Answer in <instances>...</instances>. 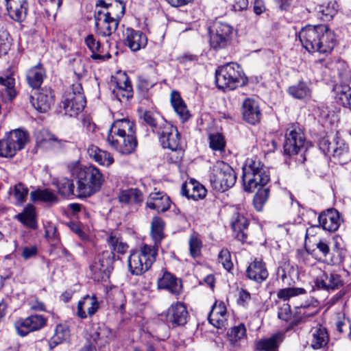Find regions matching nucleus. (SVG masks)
<instances>
[{
  "mask_svg": "<svg viewBox=\"0 0 351 351\" xmlns=\"http://www.w3.org/2000/svg\"><path fill=\"white\" fill-rule=\"evenodd\" d=\"M107 142L121 154H132L137 146L134 123L125 118L114 121L108 131Z\"/></svg>",
  "mask_w": 351,
  "mask_h": 351,
  "instance_id": "f257e3e1",
  "label": "nucleus"
},
{
  "mask_svg": "<svg viewBox=\"0 0 351 351\" xmlns=\"http://www.w3.org/2000/svg\"><path fill=\"white\" fill-rule=\"evenodd\" d=\"M299 39L305 49L311 53H328L335 46V34L325 25L304 27L299 32Z\"/></svg>",
  "mask_w": 351,
  "mask_h": 351,
  "instance_id": "f03ea898",
  "label": "nucleus"
},
{
  "mask_svg": "<svg viewBox=\"0 0 351 351\" xmlns=\"http://www.w3.org/2000/svg\"><path fill=\"white\" fill-rule=\"evenodd\" d=\"M158 247V243H143L138 250L131 251L128 260L130 272L139 276L148 271L156 260Z\"/></svg>",
  "mask_w": 351,
  "mask_h": 351,
  "instance_id": "7ed1b4c3",
  "label": "nucleus"
},
{
  "mask_svg": "<svg viewBox=\"0 0 351 351\" xmlns=\"http://www.w3.org/2000/svg\"><path fill=\"white\" fill-rule=\"evenodd\" d=\"M76 196L80 198L88 197L100 191L104 182L101 172L95 166L77 167Z\"/></svg>",
  "mask_w": 351,
  "mask_h": 351,
  "instance_id": "20e7f679",
  "label": "nucleus"
},
{
  "mask_svg": "<svg viewBox=\"0 0 351 351\" xmlns=\"http://www.w3.org/2000/svg\"><path fill=\"white\" fill-rule=\"evenodd\" d=\"M242 180L245 191L252 192L258 186L266 185L269 181V175L258 158H248L243 167Z\"/></svg>",
  "mask_w": 351,
  "mask_h": 351,
  "instance_id": "39448f33",
  "label": "nucleus"
},
{
  "mask_svg": "<svg viewBox=\"0 0 351 351\" xmlns=\"http://www.w3.org/2000/svg\"><path fill=\"white\" fill-rule=\"evenodd\" d=\"M215 81L220 89L234 90L245 85L247 80L241 67L231 62L218 68L215 72Z\"/></svg>",
  "mask_w": 351,
  "mask_h": 351,
  "instance_id": "423d86ee",
  "label": "nucleus"
},
{
  "mask_svg": "<svg viewBox=\"0 0 351 351\" xmlns=\"http://www.w3.org/2000/svg\"><path fill=\"white\" fill-rule=\"evenodd\" d=\"M237 177L233 169L223 161H217L210 175V182L213 189L224 192L233 186Z\"/></svg>",
  "mask_w": 351,
  "mask_h": 351,
  "instance_id": "0eeeda50",
  "label": "nucleus"
},
{
  "mask_svg": "<svg viewBox=\"0 0 351 351\" xmlns=\"http://www.w3.org/2000/svg\"><path fill=\"white\" fill-rule=\"evenodd\" d=\"M234 37V28L227 23L215 21L209 28V42L216 49H224L232 45Z\"/></svg>",
  "mask_w": 351,
  "mask_h": 351,
  "instance_id": "6e6552de",
  "label": "nucleus"
},
{
  "mask_svg": "<svg viewBox=\"0 0 351 351\" xmlns=\"http://www.w3.org/2000/svg\"><path fill=\"white\" fill-rule=\"evenodd\" d=\"M86 99L84 95L81 84H73L71 89L66 91L62 101L65 113L70 117H75L80 113L86 106Z\"/></svg>",
  "mask_w": 351,
  "mask_h": 351,
  "instance_id": "1a4fd4ad",
  "label": "nucleus"
},
{
  "mask_svg": "<svg viewBox=\"0 0 351 351\" xmlns=\"http://www.w3.org/2000/svg\"><path fill=\"white\" fill-rule=\"evenodd\" d=\"M112 93L119 101H128L133 96V88L129 77L125 72L119 71L110 80Z\"/></svg>",
  "mask_w": 351,
  "mask_h": 351,
  "instance_id": "9d476101",
  "label": "nucleus"
},
{
  "mask_svg": "<svg viewBox=\"0 0 351 351\" xmlns=\"http://www.w3.org/2000/svg\"><path fill=\"white\" fill-rule=\"evenodd\" d=\"M159 136V140L164 148L172 151H177L181 149L180 134L177 128L168 122H162L156 130Z\"/></svg>",
  "mask_w": 351,
  "mask_h": 351,
  "instance_id": "9b49d317",
  "label": "nucleus"
},
{
  "mask_svg": "<svg viewBox=\"0 0 351 351\" xmlns=\"http://www.w3.org/2000/svg\"><path fill=\"white\" fill-rule=\"evenodd\" d=\"M114 260V253L109 252V250H104L101 254H99L97 261L90 266L93 278L97 280H100L108 277L110 270L112 269V264Z\"/></svg>",
  "mask_w": 351,
  "mask_h": 351,
  "instance_id": "f8f14e48",
  "label": "nucleus"
},
{
  "mask_svg": "<svg viewBox=\"0 0 351 351\" xmlns=\"http://www.w3.org/2000/svg\"><path fill=\"white\" fill-rule=\"evenodd\" d=\"M304 134L292 125L287 129L285 134L284 152L290 156L298 154L304 150Z\"/></svg>",
  "mask_w": 351,
  "mask_h": 351,
  "instance_id": "ddd939ff",
  "label": "nucleus"
},
{
  "mask_svg": "<svg viewBox=\"0 0 351 351\" xmlns=\"http://www.w3.org/2000/svg\"><path fill=\"white\" fill-rule=\"evenodd\" d=\"M32 106L40 112H47L54 101V94L50 88L36 90L29 96Z\"/></svg>",
  "mask_w": 351,
  "mask_h": 351,
  "instance_id": "4468645a",
  "label": "nucleus"
},
{
  "mask_svg": "<svg viewBox=\"0 0 351 351\" xmlns=\"http://www.w3.org/2000/svg\"><path fill=\"white\" fill-rule=\"evenodd\" d=\"M95 24L96 33L101 36H110L117 29L119 23L113 17L106 16L97 9L95 12Z\"/></svg>",
  "mask_w": 351,
  "mask_h": 351,
  "instance_id": "2eb2a0df",
  "label": "nucleus"
},
{
  "mask_svg": "<svg viewBox=\"0 0 351 351\" xmlns=\"http://www.w3.org/2000/svg\"><path fill=\"white\" fill-rule=\"evenodd\" d=\"M46 323L47 319L43 316L34 315L16 322L15 328L20 335L25 336L30 332L42 328Z\"/></svg>",
  "mask_w": 351,
  "mask_h": 351,
  "instance_id": "dca6fc26",
  "label": "nucleus"
},
{
  "mask_svg": "<svg viewBox=\"0 0 351 351\" xmlns=\"http://www.w3.org/2000/svg\"><path fill=\"white\" fill-rule=\"evenodd\" d=\"M96 5L97 10L101 8V12L118 23L125 13V4L121 0H98Z\"/></svg>",
  "mask_w": 351,
  "mask_h": 351,
  "instance_id": "f3484780",
  "label": "nucleus"
},
{
  "mask_svg": "<svg viewBox=\"0 0 351 351\" xmlns=\"http://www.w3.org/2000/svg\"><path fill=\"white\" fill-rule=\"evenodd\" d=\"M189 313L186 306L180 302L172 304L167 311V322L173 326H182L187 322Z\"/></svg>",
  "mask_w": 351,
  "mask_h": 351,
  "instance_id": "a211bd4d",
  "label": "nucleus"
},
{
  "mask_svg": "<svg viewBox=\"0 0 351 351\" xmlns=\"http://www.w3.org/2000/svg\"><path fill=\"white\" fill-rule=\"evenodd\" d=\"M315 286L324 290H335L343 285L341 276L335 271H324L322 275L317 278Z\"/></svg>",
  "mask_w": 351,
  "mask_h": 351,
  "instance_id": "6ab92c4d",
  "label": "nucleus"
},
{
  "mask_svg": "<svg viewBox=\"0 0 351 351\" xmlns=\"http://www.w3.org/2000/svg\"><path fill=\"white\" fill-rule=\"evenodd\" d=\"M99 308V303L95 295H85L77 306V315L81 319L93 316Z\"/></svg>",
  "mask_w": 351,
  "mask_h": 351,
  "instance_id": "aec40b11",
  "label": "nucleus"
},
{
  "mask_svg": "<svg viewBox=\"0 0 351 351\" xmlns=\"http://www.w3.org/2000/svg\"><path fill=\"white\" fill-rule=\"evenodd\" d=\"M241 112L243 119L250 124L256 125L261 119L262 114L256 101L246 98L242 104Z\"/></svg>",
  "mask_w": 351,
  "mask_h": 351,
  "instance_id": "412c9836",
  "label": "nucleus"
},
{
  "mask_svg": "<svg viewBox=\"0 0 351 351\" xmlns=\"http://www.w3.org/2000/svg\"><path fill=\"white\" fill-rule=\"evenodd\" d=\"M123 40L125 45L133 51L144 48L147 43L145 34L129 27L123 32Z\"/></svg>",
  "mask_w": 351,
  "mask_h": 351,
  "instance_id": "4be33fe9",
  "label": "nucleus"
},
{
  "mask_svg": "<svg viewBox=\"0 0 351 351\" xmlns=\"http://www.w3.org/2000/svg\"><path fill=\"white\" fill-rule=\"evenodd\" d=\"M171 201L168 195L163 192L151 193L147 198L146 205L158 213H165L170 208Z\"/></svg>",
  "mask_w": 351,
  "mask_h": 351,
  "instance_id": "5701e85b",
  "label": "nucleus"
},
{
  "mask_svg": "<svg viewBox=\"0 0 351 351\" xmlns=\"http://www.w3.org/2000/svg\"><path fill=\"white\" fill-rule=\"evenodd\" d=\"M318 220L322 228L328 232L337 230L341 223L339 213L333 208L328 209L322 213Z\"/></svg>",
  "mask_w": 351,
  "mask_h": 351,
  "instance_id": "b1692460",
  "label": "nucleus"
},
{
  "mask_svg": "<svg viewBox=\"0 0 351 351\" xmlns=\"http://www.w3.org/2000/svg\"><path fill=\"white\" fill-rule=\"evenodd\" d=\"M206 192V189L202 184L193 179L184 183L181 188V194L193 200L204 199Z\"/></svg>",
  "mask_w": 351,
  "mask_h": 351,
  "instance_id": "393cba45",
  "label": "nucleus"
},
{
  "mask_svg": "<svg viewBox=\"0 0 351 351\" xmlns=\"http://www.w3.org/2000/svg\"><path fill=\"white\" fill-rule=\"evenodd\" d=\"M248 224V220L243 215L239 213H235L232 215L230 219V226L234 239L238 241H243L247 239L246 230Z\"/></svg>",
  "mask_w": 351,
  "mask_h": 351,
  "instance_id": "a878e982",
  "label": "nucleus"
},
{
  "mask_svg": "<svg viewBox=\"0 0 351 351\" xmlns=\"http://www.w3.org/2000/svg\"><path fill=\"white\" fill-rule=\"evenodd\" d=\"M209 322L217 328L225 327L228 316L225 304L223 302H216L213 306L208 315Z\"/></svg>",
  "mask_w": 351,
  "mask_h": 351,
  "instance_id": "bb28decb",
  "label": "nucleus"
},
{
  "mask_svg": "<svg viewBox=\"0 0 351 351\" xmlns=\"http://www.w3.org/2000/svg\"><path fill=\"white\" fill-rule=\"evenodd\" d=\"M332 152L333 156L341 164H346L351 160V147L338 134L336 135L333 140Z\"/></svg>",
  "mask_w": 351,
  "mask_h": 351,
  "instance_id": "cd10ccee",
  "label": "nucleus"
},
{
  "mask_svg": "<svg viewBox=\"0 0 351 351\" xmlns=\"http://www.w3.org/2000/svg\"><path fill=\"white\" fill-rule=\"evenodd\" d=\"M246 274L248 278L257 282H262L268 277L265 263L257 258L250 263L246 269Z\"/></svg>",
  "mask_w": 351,
  "mask_h": 351,
  "instance_id": "c85d7f7f",
  "label": "nucleus"
},
{
  "mask_svg": "<svg viewBox=\"0 0 351 351\" xmlns=\"http://www.w3.org/2000/svg\"><path fill=\"white\" fill-rule=\"evenodd\" d=\"M9 16L13 20L20 22L26 16L27 3L26 0H5Z\"/></svg>",
  "mask_w": 351,
  "mask_h": 351,
  "instance_id": "c756f323",
  "label": "nucleus"
},
{
  "mask_svg": "<svg viewBox=\"0 0 351 351\" xmlns=\"http://www.w3.org/2000/svg\"><path fill=\"white\" fill-rule=\"evenodd\" d=\"M309 335L310 343L314 349L324 348L329 341V336L326 328L321 325L313 327Z\"/></svg>",
  "mask_w": 351,
  "mask_h": 351,
  "instance_id": "7c9ffc66",
  "label": "nucleus"
},
{
  "mask_svg": "<svg viewBox=\"0 0 351 351\" xmlns=\"http://www.w3.org/2000/svg\"><path fill=\"white\" fill-rule=\"evenodd\" d=\"M284 337L282 332H277L268 338L260 339L256 343V349L258 351H278Z\"/></svg>",
  "mask_w": 351,
  "mask_h": 351,
  "instance_id": "2f4dec72",
  "label": "nucleus"
},
{
  "mask_svg": "<svg viewBox=\"0 0 351 351\" xmlns=\"http://www.w3.org/2000/svg\"><path fill=\"white\" fill-rule=\"evenodd\" d=\"M170 101L174 111L179 116L182 121L184 122L189 120L191 117V114L180 93L175 90L172 91L170 96Z\"/></svg>",
  "mask_w": 351,
  "mask_h": 351,
  "instance_id": "473e14b6",
  "label": "nucleus"
},
{
  "mask_svg": "<svg viewBox=\"0 0 351 351\" xmlns=\"http://www.w3.org/2000/svg\"><path fill=\"white\" fill-rule=\"evenodd\" d=\"M90 158H93L100 165L110 167L114 162V158L110 153L99 149L98 147L90 145L87 149Z\"/></svg>",
  "mask_w": 351,
  "mask_h": 351,
  "instance_id": "72a5a7b5",
  "label": "nucleus"
},
{
  "mask_svg": "<svg viewBox=\"0 0 351 351\" xmlns=\"http://www.w3.org/2000/svg\"><path fill=\"white\" fill-rule=\"evenodd\" d=\"M158 287L177 295L180 292L182 285L176 278L166 272L158 280Z\"/></svg>",
  "mask_w": 351,
  "mask_h": 351,
  "instance_id": "f704fd0d",
  "label": "nucleus"
},
{
  "mask_svg": "<svg viewBox=\"0 0 351 351\" xmlns=\"http://www.w3.org/2000/svg\"><path fill=\"white\" fill-rule=\"evenodd\" d=\"M84 42L88 49L91 51L90 57L93 60H104L106 57L108 58H110V54H104L101 44L93 34L88 35Z\"/></svg>",
  "mask_w": 351,
  "mask_h": 351,
  "instance_id": "c9c22d12",
  "label": "nucleus"
},
{
  "mask_svg": "<svg viewBox=\"0 0 351 351\" xmlns=\"http://www.w3.org/2000/svg\"><path fill=\"white\" fill-rule=\"evenodd\" d=\"M118 200L125 204H138L143 202V195L138 189L121 190L118 194Z\"/></svg>",
  "mask_w": 351,
  "mask_h": 351,
  "instance_id": "e433bc0d",
  "label": "nucleus"
},
{
  "mask_svg": "<svg viewBox=\"0 0 351 351\" xmlns=\"http://www.w3.org/2000/svg\"><path fill=\"white\" fill-rule=\"evenodd\" d=\"M26 77L28 84L33 88H37L40 86L45 77V71L40 64H38L27 71Z\"/></svg>",
  "mask_w": 351,
  "mask_h": 351,
  "instance_id": "4c0bfd02",
  "label": "nucleus"
},
{
  "mask_svg": "<svg viewBox=\"0 0 351 351\" xmlns=\"http://www.w3.org/2000/svg\"><path fill=\"white\" fill-rule=\"evenodd\" d=\"M16 218L29 228H36L37 226L36 208L32 204H27L23 212L16 216Z\"/></svg>",
  "mask_w": 351,
  "mask_h": 351,
  "instance_id": "58836bf2",
  "label": "nucleus"
},
{
  "mask_svg": "<svg viewBox=\"0 0 351 351\" xmlns=\"http://www.w3.org/2000/svg\"><path fill=\"white\" fill-rule=\"evenodd\" d=\"M333 90L337 101L344 107L351 108V88L346 85L336 84Z\"/></svg>",
  "mask_w": 351,
  "mask_h": 351,
  "instance_id": "ea45409f",
  "label": "nucleus"
},
{
  "mask_svg": "<svg viewBox=\"0 0 351 351\" xmlns=\"http://www.w3.org/2000/svg\"><path fill=\"white\" fill-rule=\"evenodd\" d=\"M7 138L16 148V151H19L24 148L28 141V134L21 130H15L6 135Z\"/></svg>",
  "mask_w": 351,
  "mask_h": 351,
  "instance_id": "a19ab883",
  "label": "nucleus"
},
{
  "mask_svg": "<svg viewBox=\"0 0 351 351\" xmlns=\"http://www.w3.org/2000/svg\"><path fill=\"white\" fill-rule=\"evenodd\" d=\"M288 92L295 99H306L311 97L312 91L306 83L300 82L298 84L290 86Z\"/></svg>",
  "mask_w": 351,
  "mask_h": 351,
  "instance_id": "79ce46f5",
  "label": "nucleus"
},
{
  "mask_svg": "<svg viewBox=\"0 0 351 351\" xmlns=\"http://www.w3.org/2000/svg\"><path fill=\"white\" fill-rule=\"evenodd\" d=\"M337 5L335 1H330L319 5L317 8L319 17L324 21H330L336 14Z\"/></svg>",
  "mask_w": 351,
  "mask_h": 351,
  "instance_id": "37998d69",
  "label": "nucleus"
},
{
  "mask_svg": "<svg viewBox=\"0 0 351 351\" xmlns=\"http://www.w3.org/2000/svg\"><path fill=\"white\" fill-rule=\"evenodd\" d=\"M31 199L34 202L41 201L47 203L57 202V197L55 193L49 189H37L30 193Z\"/></svg>",
  "mask_w": 351,
  "mask_h": 351,
  "instance_id": "c03bdc74",
  "label": "nucleus"
},
{
  "mask_svg": "<svg viewBox=\"0 0 351 351\" xmlns=\"http://www.w3.org/2000/svg\"><path fill=\"white\" fill-rule=\"evenodd\" d=\"M317 310L311 306H304L295 308V324H299L306 319L314 316Z\"/></svg>",
  "mask_w": 351,
  "mask_h": 351,
  "instance_id": "a18cd8bd",
  "label": "nucleus"
},
{
  "mask_svg": "<svg viewBox=\"0 0 351 351\" xmlns=\"http://www.w3.org/2000/svg\"><path fill=\"white\" fill-rule=\"evenodd\" d=\"M69 337V330L63 325H58L54 335L51 337L49 343L51 346H56L66 341Z\"/></svg>",
  "mask_w": 351,
  "mask_h": 351,
  "instance_id": "49530a36",
  "label": "nucleus"
},
{
  "mask_svg": "<svg viewBox=\"0 0 351 351\" xmlns=\"http://www.w3.org/2000/svg\"><path fill=\"white\" fill-rule=\"evenodd\" d=\"M209 146L215 152L222 153L225 150L226 142L224 136L220 133L210 134L208 136Z\"/></svg>",
  "mask_w": 351,
  "mask_h": 351,
  "instance_id": "de8ad7c7",
  "label": "nucleus"
},
{
  "mask_svg": "<svg viewBox=\"0 0 351 351\" xmlns=\"http://www.w3.org/2000/svg\"><path fill=\"white\" fill-rule=\"evenodd\" d=\"M28 193V188L21 182L15 184L10 191L14 195L16 205H21L25 202Z\"/></svg>",
  "mask_w": 351,
  "mask_h": 351,
  "instance_id": "09e8293b",
  "label": "nucleus"
},
{
  "mask_svg": "<svg viewBox=\"0 0 351 351\" xmlns=\"http://www.w3.org/2000/svg\"><path fill=\"white\" fill-rule=\"evenodd\" d=\"M164 226L165 223L160 217H155L152 219L151 232L154 241H160L164 239Z\"/></svg>",
  "mask_w": 351,
  "mask_h": 351,
  "instance_id": "8fccbe9b",
  "label": "nucleus"
},
{
  "mask_svg": "<svg viewBox=\"0 0 351 351\" xmlns=\"http://www.w3.org/2000/svg\"><path fill=\"white\" fill-rule=\"evenodd\" d=\"M278 317L286 322H289L291 326H296L295 324V310L293 311L291 306L286 303L283 304L278 308Z\"/></svg>",
  "mask_w": 351,
  "mask_h": 351,
  "instance_id": "3c124183",
  "label": "nucleus"
},
{
  "mask_svg": "<svg viewBox=\"0 0 351 351\" xmlns=\"http://www.w3.org/2000/svg\"><path fill=\"white\" fill-rule=\"evenodd\" d=\"M57 189L60 194L64 197H69L74 194V184L72 180L63 178L58 180Z\"/></svg>",
  "mask_w": 351,
  "mask_h": 351,
  "instance_id": "603ef678",
  "label": "nucleus"
},
{
  "mask_svg": "<svg viewBox=\"0 0 351 351\" xmlns=\"http://www.w3.org/2000/svg\"><path fill=\"white\" fill-rule=\"evenodd\" d=\"M305 251L308 254L317 256V250L320 252L324 256H326L330 252L329 247L326 243H305Z\"/></svg>",
  "mask_w": 351,
  "mask_h": 351,
  "instance_id": "864d4df0",
  "label": "nucleus"
},
{
  "mask_svg": "<svg viewBox=\"0 0 351 351\" xmlns=\"http://www.w3.org/2000/svg\"><path fill=\"white\" fill-rule=\"evenodd\" d=\"M306 290L303 288L290 287L280 289L277 293V297L285 301L289 300L291 298L303 295L306 293Z\"/></svg>",
  "mask_w": 351,
  "mask_h": 351,
  "instance_id": "5fc2aeb1",
  "label": "nucleus"
},
{
  "mask_svg": "<svg viewBox=\"0 0 351 351\" xmlns=\"http://www.w3.org/2000/svg\"><path fill=\"white\" fill-rule=\"evenodd\" d=\"M14 84L15 80L12 77L6 76L3 77L0 76V85L3 86L5 94L8 96L9 99H12L16 96Z\"/></svg>",
  "mask_w": 351,
  "mask_h": 351,
  "instance_id": "6e6d98bb",
  "label": "nucleus"
},
{
  "mask_svg": "<svg viewBox=\"0 0 351 351\" xmlns=\"http://www.w3.org/2000/svg\"><path fill=\"white\" fill-rule=\"evenodd\" d=\"M158 82L156 73L153 72L152 75L143 74L138 77V86L140 88L147 90L152 88Z\"/></svg>",
  "mask_w": 351,
  "mask_h": 351,
  "instance_id": "4d7b16f0",
  "label": "nucleus"
},
{
  "mask_svg": "<svg viewBox=\"0 0 351 351\" xmlns=\"http://www.w3.org/2000/svg\"><path fill=\"white\" fill-rule=\"evenodd\" d=\"M334 324L337 331L339 333L350 332V324L348 318L343 313H338L334 321Z\"/></svg>",
  "mask_w": 351,
  "mask_h": 351,
  "instance_id": "13d9d810",
  "label": "nucleus"
},
{
  "mask_svg": "<svg viewBox=\"0 0 351 351\" xmlns=\"http://www.w3.org/2000/svg\"><path fill=\"white\" fill-rule=\"evenodd\" d=\"M269 195V191L267 189H261L258 191L254 197L253 203L255 208L260 211L267 202Z\"/></svg>",
  "mask_w": 351,
  "mask_h": 351,
  "instance_id": "bf43d9fd",
  "label": "nucleus"
},
{
  "mask_svg": "<svg viewBox=\"0 0 351 351\" xmlns=\"http://www.w3.org/2000/svg\"><path fill=\"white\" fill-rule=\"evenodd\" d=\"M16 148L12 146L7 136L0 141V156L13 157L16 153Z\"/></svg>",
  "mask_w": 351,
  "mask_h": 351,
  "instance_id": "052dcab7",
  "label": "nucleus"
},
{
  "mask_svg": "<svg viewBox=\"0 0 351 351\" xmlns=\"http://www.w3.org/2000/svg\"><path fill=\"white\" fill-rule=\"evenodd\" d=\"M294 271V267L287 261H283L278 266L277 269V276L285 282L291 277V274Z\"/></svg>",
  "mask_w": 351,
  "mask_h": 351,
  "instance_id": "680f3d73",
  "label": "nucleus"
},
{
  "mask_svg": "<svg viewBox=\"0 0 351 351\" xmlns=\"http://www.w3.org/2000/svg\"><path fill=\"white\" fill-rule=\"evenodd\" d=\"M346 255V250L343 247H340L338 243H336L335 247L332 249L330 262L332 265H338L342 263Z\"/></svg>",
  "mask_w": 351,
  "mask_h": 351,
  "instance_id": "e2e57ef3",
  "label": "nucleus"
},
{
  "mask_svg": "<svg viewBox=\"0 0 351 351\" xmlns=\"http://www.w3.org/2000/svg\"><path fill=\"white\" fill-rule=\"evenodd\" d=\"M49 15L56 16L62 3V0H40Z\"/></svg>",
  "mask_w": 351,
  "mask_h": 351,
  "instance_id": "0e129e2a",
  "label": "nucleus"
},
{
  "mask_svg": "<svg viewBox=\"0 0 351 351\" xmlns=\"http://www.w3.org/2000/svg\"><path fill=\"white\" fill-rule=\"evenodd\" d=\"M246 334V328L243 324L232 327L228 333L231 341H237L243 338Z\"/></svg>",
  "mask_w": 351,
  "mask_h": 351,
  "instance_id": "69168bd1",
  "label": "nucleus"
},
{
  "mask_svg": "<svg viewBox=\"0 0 351 351\" xmlns=\"http://www.w3.org/2000/svg\"><path fill=\"white\" fill-rule=\"evenodd\" d=\"M108 250L114 253L115 259L119 258L120 255L125 254L129 246L127 243H108Z\"/></svg>",
  "mask_w": 351,
  "mask_h": 351,
  "instance_id": "338daca9",
  "label": "nucleus"
},
{
  "mask_svg": "<svg viewBox=\"0 0 351 351\" xmlns=\"http://www.w3.org/2000/svg\"><path fill=\"white\" fill-rule=\"evenodd\" d=\"M218 258L224 269L227 271H230L233 267V263L231 261V255L229 250L227 249H222L219 254Z\"/></svg>",
  "mask_w": 351,
  "mask_h": 351,
  "instance_id": "774afa93",
  "label": "nucleus"
}]
</instances>
